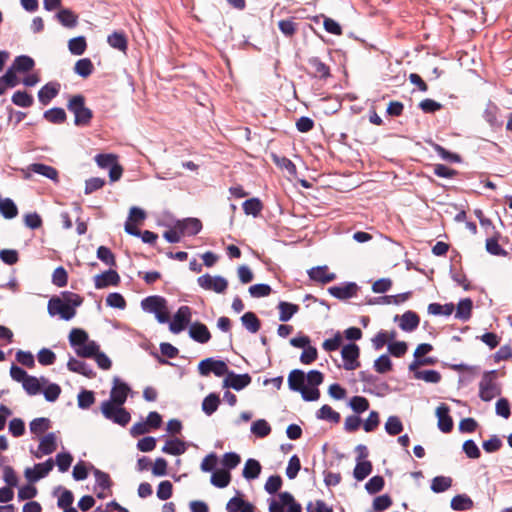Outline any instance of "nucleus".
<instances>
[{"label":"nucleus","mask_w":512,"mask_h":512,"mask_svg":"<svg viewBox=\"0 0 512 512\" xmlns=\"http://www.w3.org/2000/svg\"><path fill=\"white\" fill-rule=\"evenodd\" d=\"M67 108L74 114L76 126H86L93 118V112L85 106V98L81 94L72 96L68 101Z\"/></svg>","instance_id":"obj_1"},{"label":"nucleus","mask_w":512,"mask_h":512,"mask_svg":"<svg viewBox=\"0 0 512 512\" xmlns=\"http://www.w3.org/2000/svg\"><path fill=\"white\" fill-rule=\"evenodd\" d=\"M100 409L101 413L107 420H110L122 427H125L131 420L130 413L123 407V405L102 402Z\"/></svg>","instance_id":"obj_2"},{"label":"nucleus","mask_w":512,"mask_h":512,"mask_svg":"<svg viewBox=\"0 0 512 512\" xmlns=\"http://www.w3.org/2000/svg\"><path fill=\"white\" fill-rule=\"evenodd\" d=\"M495 376L496 370L487 371L482 376V379L479 383V397L483 401L488 402L500 394V390L497 388L494 382Z\"/></svg>","instance_id":"obj_3"},{"label":"nucleus","mask_w":512,"mask_h":512,"mask_svg":"<svg viewBox=\"0 0 512 512\" xmlns=\"http://www.w3.org/2000/svg\"><path fill=\"white\" fill-rule=\"evenodd\" d=\"M197 282L204 290L214 291L218 294H223L228 287V281L226 278L220 275L211 276L208 273L198 277Z\"/></svg>","instance_id":"obj_4"},{"label":"nucleus","mask_w":512,"mask_h":512,"mask_svg":"<svg viewBox=\"0 0 512 512\" xmlns=\"http://www.w3.org/2000/svg\"><path fill=\"white\" fill-rule=\"evenodd\" d=\"M48 314L51 317L59 315L61 319L69 321L76 315V310H72L68 305L60 299L59 296H53L48 301L47 305Z\"/></svg>","instance_id":"obj_5"},{"label":"nucleus","mask_w":512,"mask_h":512,"mask_svg":"<svg viewBox=\"0 0 512 512\" xmlns=\"http://www.w3.org/2000/svg\"><path fill=\"white\" fill-rule=\"evenodd\" d=\"M227 364L222 360H215L214 358H206L198 364V371L202 376H208L214 373L215 376L221 377L228 372Z\"/></svg>","instance_id":"obj_6"},{"label":"nucleus","mask_w":512,"mask_h":512,"mask_svg":"<svg viewBox=\"0 0 512 512\" xmlns=\"http://www.w3.org/2000/svg\"><path fill=\"white\" fill-rule=\"evenodd\" d=\"M192 310L189 306H180L170 322L169 329L172 333L182 332L191 322Z\"/></svg>","instance_id":"obj_7"},{"label":"nucleus","mask_w":512,"mask_h":512,"mask_svg":"<svg viewBox=\"0 0 512 512\" xmlns=\"http://www.w3.org/2000/svg\"><path fill=\"white\" fill-rule=\"evenodd\" d=\"M360 349L355 343H349L342 347L341 356L344 361V369L351 371L360 366L358 361Z\"/></svg>","instance_id":"obj_8"},{"label":"nucleus","mask_w":512,"mask_h":512,"mask_svg":"<svg viewBox=\"0 0 512 512\" xmlns=\"http://www.w3.org/2000/svg\"><path fill=\"white\" fill-rule=\"evenodd\" d=\"M130 392V387L122 382L119 378H114L113 386L110 391V398L105 400L104 402H110L111 404L124 405L128 393Z\"/></svg>","instance_id":"obj_9"},{"label":"nucleus","mask_w":512,"mask_h":512,"mask_svg":"<svg viewBox=\"0 0 512 512\" xmlns=\"http://www.w3.org/2000/svg\"><path fill=\"white\" fill-rule=\"evenodd\" d=\"M252 381V378L249 374H236L233 371H229L226 373V377L223 381L224 388H232L236 391H240L247 387Z\"/></svg>","instance_id":"obj_10"},{"label":"nucleus","mask_w":512,"mask_h":512,"mask_svg":"<svg viewBox=\"0 0 512 512\" xmlns=\"http://www.w3.org/2000/svg\"><path fill=\"white\" fill-rule=\"evenodd\" d=\"M359 286L355 282H345L339 286H331L328 293L339 300H347L357 295Z\"/></svg>","instance_id":"obj_11"},{"label":"nucleus","mask_w":512,"mask_h":512,"mask_svg":"<svg viewBox=\"0 0 512 512\" xmlns=\"http://www.w3.org/2000/svg\"><path fill=\"white\" fill-rule=\"evenodd\" d=\"M120 283V276L116 270L109 269L94 277L96 289H103L108 286H117Z\"/></svg>","instance_id":"obj_12"},{"label":"nucleus","mask_w":512,"mask_h":512,"mask_svg":"<svg viewBox=\"0 0 512 512\" xmlns=\"http://www.w3.org/2000/svg\"><path fill=\"white\" fill-rule=\"evenodd\" d=\"M175 228H177L182 235L194 236L201 231L202 223L197 218H186L178 220Z\"/></svg>","instance_id":"obj_13"},{"label":"nucleus","mask_w":512,"mask_h":512,"mask_svg":"<svg viewBox=\"0 0 512 512\" xmlns=\"http://www.w3.org/2000/svg\"><path fill=\"white\" fill-rule=\"evenodd\" d=\"M60 88L61 84L59 82H48L38 91L39 102L44 106L48 105L59 94Z\"/></svg>","instance_id":"obj_14"},{"label":"nucleus","mask_w":512,"mask_h":512,"mask_svg":"<svg viewBox=\"0 0 512 512\" xmlns=\"http://www.w3.org/2000/svg\"><path fill=\"white\" fill-rule=\"evenodd\" d=\"M400 319L399 327L405 332H412L417 329L420 323V317L414 311L408 310L400 317L395 316L394 320Z\"/></svg>","instance_id":"obj_15"},{"label":"nucleus","mask_w":512,"mask_h":512,"mask_svg":"<svg viewBox=\"0 0 512 512\" xmlns=\"http://www.w3.org/2000/svg\"><path fill=\"white\" fill-rule=\"evenodd\" d=\"M449 407L442 403L436 409V416L438 417V428L443 433H449L453 429V420L449 415Z\"/></svg>","instance_id":"obj_16"},{"label":"nucleus","mask_w":512,"mask_h":512,"mask_svg":"<svg viewBox=\"0 0 512 512\" xmlns=\"http://www.w3.org/2000/svg\"><path fill=\"white\" fill-rule=\"evenodd\" d=\"M141 307L146 312L156 314L159 310L167 309V301L162 296H148L141 301Z\"/></svg>","instance_id":"obj_17"},{"label":"nucleus","mask_w":512,"mask_h":512,"mask_svg":"<svg viewBox=\"0 0 512 512\" xmlns=\"http://www.w3.org/2000/svg\"><path fill=\"white\" fill-rule=\"evenodd\" d=\"M308 276L311 280L322 284L330 283L336 279V274L329 273L326 265L311 268L308 270Z\"/></svg>","instance_id":"obj_18"},{"label":"nucleus","mask_w":512,"mask_h":512,"mask_svg":"<svg viewBox=\"0 0 512 512\" xmlns=\"http://www.w3.org/2000/svg\"><path fill=\"white\" fill-rule=\"evenodd\" d=\"M67 368L69 371L81 374L87 378H94L95 372L90 365L82 360H78L74 357H70L67 362Z\"/></svg>","instance_id":"obj_19"},{"label":"nucleus","mask_w":512,"mask_h":512,"mask_svg":"<svg viewBox=\"0 0 512 512\" xmlns=\"http://www.w3.org/2000/svg\"><path fill=\"white\" fill-rule=\"evenodd\" d=\"M189 336L201 344L207 343L211 338L207 326L201 322H194L190 325Z\"/></svg>","instance_id":"obj_20"},{"label":"nucleus","mask_w":512,"mask_h":512,"mask_svg":"<svg viewBox=\"0 0 512 512\" xmlns=\"http://www.w3.org/2000/svg\"><path fill=\"white\" fill-rule=\"evenodd\" d=\"M57 449L56 435L53 432L46 434L39 443V453H35L36 458H41L42 455L52 454Z\"/></svg>","instance_id":"obj_21"},{"label":"nucleus","mask_w":512,"mask_h":512,"mask_svg":"<svg viewBox=\"0 0 512 512\" xmlns=\"http://www.w3.org/2000/svg\"><path fill=\"white\" fill-rule=\"evenodd\" d=\"M499 108L497 105L489 101L483 112V118L493 129L499 128L503 125V121L498 119Z\"/></svg>","instance_id":"obj_22"},{"label":"nucleus","mask_w":512,"mask_h":512,"mask_svg":"<svg viewBox=\"0 0 512 512\" xmlns=\"http://www.w3.org/2000/svg\"><path fill=\"white\" fill-rule=\"evenodd\" d=\"M308 65L312 69V75L315 78L326 79L330 76V68L318 57L308 59Z\"/></svg>","instance_id":"obj_23"},{"label":"nucleus","mask_w":512,"mask_h":512,"mask_svg":"<svg viewBox=\"0 0 512 512\" xmlns=\"http://www.w3.org/2000/svg\"><path fill=\"white\" fill-rule=\"evenodd\" d=\"M473 302L470 298H464L459 301L456 308L455 318L463 322L468 321L472 315Z\"/></svg>","instance_id":"obj_24"},{"label":"nucleus","mask_w":512,"mask_h":512,"mask_svg":"<svg viewBox=\"0 0 512 512\" xmlns=\"http://www.w3.org/2000/svg\"><path fill=\"white\" fill-rule=\"evenodd\" d=\"M28 171L42 175L50 180H57L58 171L49 165L43 163H32L28 166Z\"/></svg>","instance_id":"obj_25"},{"label":"nucleus","mask_w":512,"mask_h":512,"mask_svg":"<svg viewBox=\"0 0 512 512\" xmlns=\"http://www.w3.org/2000/svg\"><path fill=\"white\" fill-rule=\"evenodd\" d=\"M186 450V443L178 438L167 440L165 445L162 447L163 453L175 456L184 454Z\"/></svg>","instance_id":"obj_26"},{"label":"nucleus","mask_w":512,"mask_h":512,"mask_svg":"<svg viewBox=\"0 0 512 512\" xmlns=\"http://www.w3.org/2000/svg\"><path fill=\"white\" fill-rule=\"evenodd\" d=\"M107 43L114 49L125 52L128 47L127 37L124 32L114 31L108 35Z\"/></svg>","instance_id":"obj_27"},{"label":"nucleus","mask_w":512,"mask_h":512,"mask_svg":"<svg viewBox=\"0 0 512 512\" xmlns=\"http://www.w3.org/2000/svg\"><path fill=\"white\" fill-rule=\"evenodd\" d=\"M305 373L300 369H294L288 376V386L292 391L302 390L305 383Z\"/></svg>","instance_id":"obj_28"},{"label":"nucleus","mask_w":512,"mask_h":512,"mask_svg":"<svg viewBox=\"0 0 512 512\" xmlns=\"http://www.w3.org/2000/svg\"><path fill=\"white\" fill-rule=\"evenodd\" d=\"M279 320L281 322L289 321L294 314L299 311V306L293 303L280 301L278 304Z\"/></svg>","instance_id":"obj_29"},{"label":"nucleus","mask_w":512,"mask_h":512,"mask_svg":"<svg viewBox=\"0 0 512 512\" xmlns=\"http://www.w3.org/2000/svg\"><path fill=\"white\" fill-rule=\"evenodd\" d=\"M261 473V465L255 459H248L242 471V475L247 480H253L259 477Z\"/></svg>","instance_id":"obj_30"},{"label":"nucleus","mask_w":512,"mask_h":512,"mask_svg":"<svg viewBox=\"0 0 512 512\" xmlns=\"http://www.w3.org/2000/svg\"><path fill=\"white\" fill-rule=\"evenodd\" d=\"M450 506L455 511H467L473 508V501L466 494H459L452 498Z\"/></svg>","instance_id":"obj_31"},{"label":"nucleus","mask_w":512,"mask_h":512,"mask_svg":"<svg viewBox=\"0 0 512 512\" xmlns=\"http://www.w3.org/2000/svg\"><path fill=\"white\" fill-rule=\"evenodd\" d=\"M58 21L67 28H74L78 23V16L70 9H62L56 14Z\"/></svg>","instance_id":"obj_32"},{"label":"nucleus","mask_w":512,"mask_h":512,"mask_svg":"<svg viewBox=\"0 0 512 512\" xmlns=\"http://www.w3.org/2000/svg\"><path fill=\"white\" fill-rule=\"evenodd\" d=\"M45 120L53 124H61L66 121L67 115L63 108L53 107L43 114Z\"/></svg>","instance_id":"obj_33"},{"label":"nucleus","mask_w":512,"mask_h":512,"mask_svg":"<svg viewBox=\"0 0 512 512\" xmlns=\"http://www.w3.org/2000/svg\"><path fill=\"white\" fill-rule=\"evenodd\" d=\"M35 66V61L33 58L27 55L17 56L12 64V67L16 72H28L32 70Z\"/></svg>","instance_id":"obj_34"},{"label":"nucleus","mask_w":512,"mask_h":512,"mask_svg":"<svg viewBox=\"0 0 512 512\" xmlns=\"http://www.w3.org/2000/svg\"><path fill=\"white\" fill-rule=\"evenodd\" d=\"M242 325L251 333H256L261 327V322L254 312H246L241 317Z\"/></svg>","instance_id":"obj_35"},{"label":"nucleus","mask_w":512,"mask_h":512,"mask_svg":"<svg viewBox=\"0 0 512 512\" xmlns=\"http://www.w3.org/2000/svg\"><path fill=\"white\" fill-rule=\"evenodd\" d=\"M98 350L99 345L95 341L89 340L85 344L77 347L74 351L78 357L93 358Z\"/></svg>","instance_id":"obj_36"},{"label":"nucleus","mask_w":512,"mask_h":512,"mask_svg":"<svg viewBox=\"0 0 512 512\" xmlns=\"http://www.w3.org/2000/svg\"><path fill=\"white\" fill-rule=\"evenodd\" d=\"M373 466L370 461H356L353 476L357 481H363L372 472Z\"/></svg>","instance_id":"obj_37"},{"label":"nucleus","mask_w":512,"mask_h":512,"mask_svg":"<svg viewBox=\"0 0 512 512\" xmlns=\"http://www.w3.org/2000/svg\"><path fill=\"white\" fill-rule=\"evenodd\" d=\"M89 341L87 332L80 328H73L69 334V343L74 350Z\"/></svg>","instance_id":"obj_38"},{"label":"nucleus","mask_w":512,"mask_h":512,"mask_svg":"<svg viewBox=\"0 0 512 512\" xmlns=\"http://www.w3.org/2000/svg\"><path fill=\"white\" fill-rule=\"evenodd\" d=\"M29 428L32 434L41 435L51 428V421L46 417L35 418L30 422Z\"/></svg>","instance_id":"obj_39"},{"label":"nucleus","mask_w":512,"mask_h":512,"mask_svg":"<svg viewBox=\"0 0 512 512\" xmlns=\"http://www.w3.org/2000/svg\"><path fill=\"white\" fill-rule=\"evenodd\" d=\"M94 70L92 61L89 58L79 59L74 66V72L80 77H89Z\"/></svg>","instance_id":"obj_40"},{"label":"nucleus","mask_w":512,"mask_h":512,"mask_svg":"<svg viewBox=\"0 0 512 512\" xmlns=\"http://www.w3.org/2000/svg\"><path fill=\"white\" fill-rule=\"evenodd\" d=\"M11 101L16 106H19L22 108H28L33 105L34 98L32 95H30L26 91L18 90L12 95Z\"/></svg>","instance_id":"obj_41"},{"label":"nucleus","mask_w":512,"mask_h":512,"mask_svg":"<svg viewBox=\"0 0 512 512\" xmlns=\"http://www.w3.org/2000/svg\"><path fill=\"white\" fill-rule=\"evenodd\" d=\"M231 481V474L229 471L217 470L211 475L210 482L218 488H225Z\"/></svg>","instance_id":"obj_42"},{"label":"nucleus","mask_w":512,"mask_h":512,"mask_svg":"<svg viewBox=\"0 0 512 512\" xmlns=\"http://www.w3.org/2000/svg\"><path fill=\"white\" fill-rule=\"evenodd\" d=\"M452 478L448 476H436L431 481V490L434 493H442L452 486Z\"/></svg>","instance_id":"obj_43"},{"label":"nucleus","mask_w":512,"mask_h":512,"mask_svg":"<svg viewBox=\"0 0 512 512\" xmlns=\"http://www.w3.org/2000/svg\"><path fill=\"white\" fill-rule=\"evenodd\" d=\"M219 404H220L219 396L215 393H210L209 395H207L204 398V400L202 402V410L206 415L210 416L214 412H216Z\"/></svg>","instance_id":"obj_44"},{"label":"nucleus","mask_w":512,"mask_h":512,"mask_svg":"<svg viewBox=\"0 0 512 512\" xmlns=\"http://www.w3.org/2000/svg\"><path fill=\"white\" fill-rule=\"evenodd\" d=\"M87 48V42L84 36L74 37L68 42V49L71 54L80 56L84 54Z\"/></svg>","instance_id":"obj_45"},{"label":"nucleus","mask_w":512,"mask_h":512,"mask_svg":"<svg viewBox=\"0 0 512 512\" xmlns=\"http://www.w3.org/2000/svg\"><path fill=\"white\" fill-rule=\"evenodd\" d=\"M242 207L245 214L256 217L262 211L263 204L258 198H250L243 202Z\"/></svg>","instance_id":"obj_46"},{"label":"nucleus","mask_w":512,"mask_h":512,"mask_svg":"<svg viewBox=\"0 0 512 512\" xmlns=\"http://www.w3.org/2000/svg\"><path fill=\"white\" fill-rule=\"evenodd\" d=\"M251 432L259 438H264L271 433V427L266 420L259 419L252 423Z\"/></svg>","instance_id":"obj_47"},{"label":"nucleus","mask_w":512,"mask_h":512,"mask_svg":"<svg viewBox=\"0 0 512 512\" xmlns=\"http://www.w3.org/2000/svg\"><path fill=\"white\" fill-rule=\"evenodd\" d=\"M317 418L321 420H327L332 423H338L340 421V414L334 411L329 405H323L317 411Z\"/></svg>","instance_id":"obj_48"},{"label":"nucleus","mask_w":512,"mask_h":512,"mask_svg":"<svg viewBox=\"0 0 512 512\" xmlns=\"http://www.w3.org/2000/svg\"><path fill=\"white\" fill-rule=\"evenodd\" d=\"M280 501H282L283 504H287V512H301L302 507L301 505L295 501L293 495L287 491L281 492L278 495Z\"/></svg>","instance_id":"obj_49"},{"label":"nucleus","mask_w":512,"mask_h":512,"mask_svg":"<svg viewBox=\"0 0 512 512\" xmlns=\"http://www.w3.org/2000/svg\"><path fill=\"white\" fill-rule=\"evenodd\" d=\"M97 258L105 265L114 267L116 266V259L112 251L106 246H99L97 249Z\"/></svg>","instance_id":"obj_50"},{"label":"nucleus","mask_w":512,"mask_h":512,"mask_svg":"<svg viewBox=\"0 0 512 512\" xmlns=\"http://www.w3.org/2000/svg\"><path fill=\"white\" fill-rule=\"evenodd\" d=\"M23 389L28 395H37L41 392L40 381L35 376H28L22 383Z\"/></svg>","instance_id":"obj_51"},{"label":"nucleus","mask_w":512,"mask_h":512,"mask_svg":"<svg viewBox=\"0 0 512 512\" xmlns=\"http://www.w3.org/2000/svg\"><path fill=\"white\" fill-rule=\"evenodd\" d=\"M433 150L438 154L439 157H441L443 160L448 162H455L459 163L461 161L460 155L450 152L446 150L444 147H442L439 144L432 143Z\"/></svg>","instance_id":"obj_52"},{"label":"nucleus","mask_w":512,"mask_h":512,"mask_svg":"<svg viewBox=\"0 0 512 512\" xmlns=\"http://www.w3.org/2000/svg\"><path fill=\"white\" fill-rule=\"evenodd\" d=\"M385 430L389 435L395 436L403 431V424L397 416H390L385 423Z\"/></svg>","instance_id":"obj_53"},{"label":"nucleus","mask_w":512,"mask_h":512,"mask_svg":"<svg viewBox=\"0 0 512 512\" xmlns=\"http://www.w3.org/2000/svg\"><path fill=\"white\" fill-rule=\"evenodd\" d=\"M414 377L434 384L439 383L441 380V374L436 370L416 371Z\"/></svg>","instance_id":"obj_54"},{"label":"nucleus","mask_w":512,"mask_h":512,"mask_svg":"<svg viewBox=\"0 0 512 512\" xmlns=\"http://www.w3.org/2000/svg\"><path fill=\"white\" fill-rule=\"evenodd\" d=\"M384 485V478L380 475H376L370 478L365 484V489L369 494L373 495L380 492L384 488Z\"/></svg>","instance_id":"obj_55"},{"label":"nucleus","mask_w":512,"mask_h":512,"mask_svg":"<svg viewBox=\"0 0 512 512\" xmlns=\"http://www.w3.org/2000/svg\"><path fill=\"white\" fill-rule=\"evenodd\" d=\"M60 299H63V302L68 305L72 310H76V307L82 304V297L76 293L70 291H64L59 296Z\"/></svg>","instance_id":"obj_56"},{"label":"nucleus","mask_w":512,"mask_h":512,"mask_svg":"<svg viewBox=\"0 0 512 512\" xmlns=\"http://www.w3.org/2000/svg\"><path fill=\"white\" fill-rule=\"evenodd\" d=\"M78 407L80 409H88L95 402L94 392L90 390H82L78 396Z\"/></svg>","instance_id":"obj_57"},{"label":"nucleus","mask_w":512,"mask_h":512,"mask_svg":"<svg viewBox=\"0 0 512 512\" xmlns=\"http://www.w3.org/2000/svg\"><path fill=\"white\" fill-rule=\"evenodd\" d=\"M349 406L355 413H363L369 408V401L363 396H353L349 401Z\"/></svg>","instance_id":"obj_58"},{"label":"nucleus","mask_w":512,"mask_h":512,"mask_svg":"<svg viewBox=\"0 0 512 512\" xmlns=\"http://www.w3.org/2000/svg\"><path fill=\"white\" fill-rule=\"evenodd\" d=\"M250 295L254 298H261L270 295L272 289L270 285L259 283L251 285L248 289Z\"/></svg>","instance_id":"obj_59"},{"label":"nucleus","mask_w":512,"mask_h":512,"mask_svg":"<svg viewBox=\"0 0 512 512\" xmlns=\"http://www.w3.org/2000/svg\"><path fill=\"white\" fill-rule=\"evenodd\" d=\"M463 452L470 459H478L481 456V452L477 444L472 439H468L463 443Z\"/></svg>","instance_id":"obj_60"},{"label":"nucleus","mask_w":512,"mask_h":512,"mask_svg":"<svg viewBox=\"0 0 512 512\" xmlns=\"http://www.w3.org/2000/svg\"><path fill=\"white\" fill-rule=\"evenodd\" d=\"M73 461V457L69 452H62L56 455V464L60 472H66Z\"/></svg>","instance_id":"obj_61"},{"label":"nucleus","mask_w":512,"mask_h":512,"mask_svg":"<svg viewBox=\"0 0 512 512\" xmlns=\"http://www.w3.org/2000/svg\"><path fill=\"white\" fill-rule=\"evenodd\" d=\"M374 369L384 374L392 369V362L388 355L383 354L374 361Z\"/></svg>","instance_id":"obj_62"},{"label":"nucleus","mask_w":512,"mask_h":512,"mask_svg":"<svg viewBox=\"0 0 512 512\" xmlns=\"http://www.w3.org/2000/svg\"><path fill=\"white\" fill-rule=\"evenodd\" d=\"M282 486V478L279 475L270 476L264 486L265 491L268 494H275L279 491Z\"/></svg>","instance_id":"obj_63"},{"label":"nucleus","mask_w":512,"mask_h":512,"mask_svg":"<svg viewBox=\"0 0 512 512\" xmlns=\"http://www.w3.org/2000/svg\"><path fill=\"white\" fill-rule=\"evenodd\" d=\"M67 281L68 275L66 270L62 266L57 267L52 274V283L57 287H64L67 285Z\"/></svg>","instance_id":"obj_64"}]
</instances>
